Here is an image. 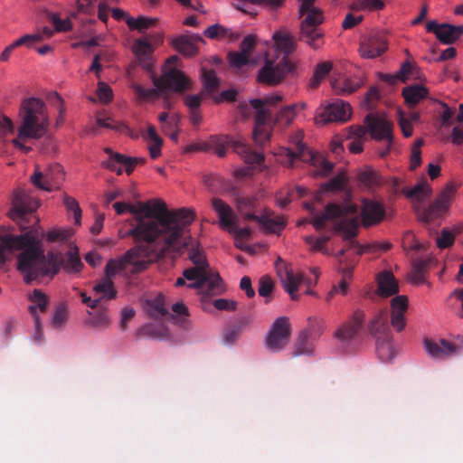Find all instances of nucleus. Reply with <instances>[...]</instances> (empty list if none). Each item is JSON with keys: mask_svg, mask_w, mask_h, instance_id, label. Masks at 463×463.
<instances>
[{"mask_svg": "<svg viewBox=\"0 0 463 463\" xmlns=\"http://www.w3.org/2000/svg\"><path fill=\"white\" fill-rule=\"evenodd\" d=\"M39 205V201L24 190L15 189L8 216L24 232L20 235L0 234V269L5 266L13 251L22 250L17 256V269L26 284L44 277L52 278L59 270L57 256L51 251L44 254L38 229L34 225L27 229L24 225L26 216L35 212Z\"/></svg>", "mask_w": 463, "mask_h": 463, "instance_id": "obj_1", "label": "nucleus"}, {"mask_svg": "<svg viewBox=\"0 0 463 463\" xmlns=\"http://www.w3.org/2000/svg\"><path fill=\"white\" fill-rule=\"evenodd\" d=\"M113 208L118 214L128 211L135 215L137 224L126 235L131 236L136 242L175 245L185 227L195 217L194 212L190 209L169 210L166 203L160 199L140 202L137 206L117 202Z\"/></svg>", "mask_w": 463, "mask_h": 463, "instance_id": "obj_2", "label": "nucleus"}, {"mask_svg": "<svg viewBox=\"0 0 463 463\" xmlns=\"http://www.w3.org/2000/svg\"><path fill=\"white\" fill-rule=\"evenodd\" d=\"M350 196V192H345L344 203H327L324 212L317 214L309 222L313 224L317 231H320L325 228L327 221L337 220L334 231L340 233L345 242L344 249L346 251L354 250L357 255H362L373 246L370 244L362 245L355 240L359 228L358 207L351 202Z\"/></svg>", "mask_w": 463, "mask_h": 463, "instance_id": "obj_3", "label": "nucleus"}, {"mask_svg": "<svg viewBox=\"0 0 463 463\" xmlns=\"http://www.w3.org/2000/svg\"><path fill=\"white\" fill-rule=\"evenodd\" d=\"M137 245L128 250L118 260H109L105 267V275L113 277L125 270L128 265H132L131 272L139 273L145 270L150 264L157 261L165 256V251L173 245H164L157 242H137Z\"/></svg>", "mask_w": 463, "mask_h": 463, "instance_id": "obj_4", "label": "nucleus"}, {"mask_svg": "<svg viewBox=\"0 0 463 463\" xmlns=\"http://www.w3.org/2000/svg\"><path fill=\"white\" fill-rule=\"evenodd\" d=\"M179 58L176 55L169 57L162 70L160 77L153 76L152 81L155 89H146L140 84L133 82L130 88L138 99L149 100L163 96L166 91L183 93L190 89V80L176 68Z\"/></svg>", "mask_w": 463, "mask_h": 463, "instance_id": "obj_5", "label": "nucleus"}, {"mask_svg": "<svg viewBox=\"0 0 463 463\" xmlns=\"http://www.w3.org/2000/svg\"><path fill=\"white\" fill-rule=\"evenodd\" d=\"M302 132H298L290 139V143L293 147H280L279 149V152L276 155L278 156L279 162L284 165L293 167L294 162L296 160H300L310 163L317 168L314 173L315 175H320L323 177L329 175L334 169V163L311 151L305 144L302 143Z\"/></svg>", "mask_w": 463, "mask_h": 463, "instance_id": "obj_6", "label": "nucleus"}, {"mask_svg": "<svg viewBox=\"0 0 463 463\" xmlns=\"http://www.w3.org/2000/svg\"><path fill=\"white\" fill-rule=\"evenodd\" d=\"M45 109L44 102L37 98H28L22 102L23 120L19 127L20 138L38 139L46 133L49 119Z\"/></svg>", "mask_w": 463, "mask_h": 463, "instance_id": "obj_7", "label": "nucleus"}, {"mask_svg": "<svg viewBox=\"0 0 463 463\" xmlns=\"http://www.w3.org/2000/svg\"><path fill=\"white\" fill-rule=\"evenodd\" d=\"M282 99V95L277 93L250 101V107L256 111L255 128L252 133L256 144L263 146L269 140L271 133L268 124L272 121V108L280 103Z\"/></svg>", "mask_w": 463, "mask_h": 463, "instance_id": "obj_8", "label": "nucleus"}, {"mask_svg": "<svg viewBox=\"0 0 463 463\" xmlns=\"http://www.w3.org/2000/svg\"><path fill=\"white\" fill-rule=\"evenodd\" d=\"M183 276L186 280L191 281L187 285L188 288L200 289L203 302L222 292L221 277L211 269L194 266L184 269Z\"/></svg>", "mask_w": 463, "mask_h": 463, "instance_id": "obj_9", "label": "nucleus"}, {"mask_svg": "<svg viewBox=\"0 0 463 463\" xmlns=\"http://www.w3.org/2000/svg\"><path fill=\"white\" fill-rule=\"evenodd\" d=\"M237 210L245 221H253L259 223L269 232H278L286 226L283 217L272 218L269 212L262 214L258 213V200L255 197L242 196L236 199Z\"/></svg>", "mask_w": 463, "mask_h": 463, "instance_id": "obj_10", "label": "nucleus"}, {"mask_svg": "<svg viewBox=\"0 0 463 463\" xmlns=\"http://www.w3.org/2000/svg\"><path fill=\"white\" fill-rule=\"evenodd\" d=\"M295 70L296 64L289 58L268 54L258 71L257 80L260 83L276 86Z\"/></svg>", "mask_w": 463, "mask_h": 463, "instance_id": "obj_11", "label": "nucleus"}, {"mask_svg": "<svg viewBox=\"0 0 463 463\" xmlns=\"http://www.w3.org/2000/svg\"><path fill=\"white\" fill-rule=\"evenodd\" d=\"M456 192L457 187L453 184H448L429 206H415V213L419 220L425 223H430L442 217L449 210Z\"/></svg>", "mask_w": 463, "mask_h": 463, "instance_id": "obj_12", "label": "nucleus"}, {"mask_svg": "<svg viewBox=\"0 0 463 463\" xmlns=\"http://www.w3.org/2000/svg\"><path fill=\"white\" fill-rule=\"evenodd\" d=\"M456 192L457 187L453 184H448L429 206H415V213L419 220L425 223H430L442 217L449 210Z\"/></svg>", "mask_w": 463, "mask_h": 463, "instance_id": "obj_13", "label": "nucleus"}, {"mask_svg": "<svg viewBox=\"0 0 463 463\" xmlns=\"http://www.w3.org/2000/svg\"><path fill=\"white\" fill-rule=\"evenodd\" d=\"M212 206L218 213L220 226L223 230H227L229 232L233 233L236 240L246 239L250 236L251 229L250 227L239 228L235 224L234 219L236 217L233 214V211L224 201L220 198H213L212 200Z\"/></svg>", "mask_w": 463, "mask_h": 463, "instance_id": "obj_14", "label": "nucleus"}, {"mask_svg": "<svg viewBox=\"0 0 463 463\" xmlns=\"http://www.w3.org/2000/svg\"><path fill=\"white\" fill-rule=\"evenodd\" d=\"M388 50V40L383 31H371L363 35L359 43V54L364 59H375Z\"/></svg>", "mask_w": 463, "mask_h": 463, "instance_id": "obj_15", "label": "nucleus"}, {"mask_svg": "<svg viewBox=\"0 0 463 463\" xmlns=\"http://www.w3.org/2000/svg\"><path fill=\"white\" fill-rule=\"evenodd\" d=\"M291 335V326L286 317H278L269 330L265 344L272 352L283 350L288 344Z\"/></svg>", "mask_w": 463, "mask_h": 463, "instance_id": "obj_16", "label": "nucleus"}, {"mask_svg": "<svg viewBox=\"0 0 463 463\" xmlns=\"http://www.w3.org/2000/svg\"><path fill=\"white\" fill-rule=\"evenodd\" d=\"M351 117L349 103L336 99L326 106H321L316 115L317 124L326 125L330 122H345Z\"/></svg>", "mask_w": 463, "mask_h": 463, "instance_id": "obj_17", "label": "nucleus"}, {"mask_svg": "<svg viewBox=\"0 0 463 463\" xmlns=\"http://www.w3.org/2000/svg\"><path fill=\"white\" fill-rule=\"evenodd\" d=\"M365 124L373 138L388 141L387 146L379 151L381 157L386 156L391 150L392 141V124L383 118L375 117L372 114L366 116Z\"/></svg>", "mask_w": 463, "mask_h": 463, "instance_id": "obj_18", "label": "nucleus"}, {"mask_svg": "<svg viewBox=\"0 0 463 463\" xmlns=\"http://www.w3.org/2000/svg\"><path fill=\"white\" fill-rule=\"evenodd\" d=\"M63 180V169L59 164L50 165L44 172L35 171L32 175V183L44 191L58 188Z\"/></svg>", "mask_w": 463, "mask_h": 463, "instance_id": "obj_19", "label": "nucleus"}, {"mask_svg": "<svg viewBox=\"0 0 463 463\" xmlns=\"http://www.w3.org/2000/svg\"><path fill=\"white\" fill-rule=\"evenodd\" d=\"M191 223L187 227H185V229L184 230V233L176 241L175 244L166 249L165 253L171 249L179 251L182 248H184L187 250L188 257L195 267H201L204 269H210L206 258L203 253L202 250L199 248V243L196 241H194L192 237H185L184 239L183 244L181 245L180 243V240L184 237Z\"/></svg>", "mask_w": 463, "mask_h": 463, "instance_id": "obj_20", "label": "nucleus"}, {"mask_svg": "<svg viewBox=\"0 0 463 463\" xmlns=\"http://www.w3.org/2000/svg\"><path fill=\"white\" fill-rule=\"evenodd\" d=\"M276 269L285 290L290 295L292 300H297L298 298L297 291L303 281V276L294 274L291 268L279 257L276 262Z\"/></svg>", "mask_w": 463, "mask_h": 463, "instance_id": "obj_21", "label": "nucleus"}, {"mask_svg": "<svg viewBox=\"0 0 463 463\" xmlns=\"http://www.w3.org/2000/svg\"><path fill=\"white\" fill-rule=\"evenodd\" d=\"M361 218V223L364 227L377 225L385 218L384 206L374 200L364 199L362 202V209L358 217Z\"/></svg>", "mask_w": 463, "mask_h": 463, "instance_id": "obj_22", "label": "nucleus"}, {"mask_svg": "<svg viewBox=\"0 0 463 463\" xmlns=\"http://www.w3.org/2000/svg\"><path fill=\"white\" fill-rule=\"evenodd\" d=\"M105 152L109 156L107 166L117 173L121 175L123 167L128 175L132 174L134 168L137 164H143L145 159L142 157L127 156L119 153H114L110 148H106Z\"/></svg>", "mask_w": 463, "mask_h": 463, "instance_id": "obj_23", "label": "nucleus"}, {"mask_svg": "<svg viewBox=\"0 0 463 463\" xmlns=\"http://www.w3.org/2000/svg\"><path fill=\"white\" fill-rule=\"evenodd\" d=\"M426 30L429 33H433L442 43L451 44L463 33V26H454L449 24H439L436 21H430L426 24Z\"/></svg>", "mask_w": 463, "mask_h": 463, "instance_id": "obj_24", "label": "nucleus"}, {"mask_svg": "<svg viewBox=\"0 0 463 463\" xmlns=\"http://www.w3.org/2000/svg\"><path fill=\"white\" fill-rule=\"evenodd\" d=\"M408 309V298L404 295H398L391 300V324L392 327L401 332L406 326L405 313Z\"/></svg>", "mask_w": 463, "mask_h": 463, "instance_id": "obj_25", "label": "nucleus"}, {"mask_svg": "<svg viewBox=\"0 0 463 463\" xmlns=\"http://www.w3.org/2000/svg\"><path fill=\"white\" fill-rule=\"evenodd\" d=\"M425 348L431 357L438 359L446 358L463 352L461 346L454 345L445 339H440L439 342L426 340Z\"/></svg>", "mask_w": 463, "mask_h": 463, "instance_id": "obj_26", "label": "nucleus"}, {"mask_svg": "<svg viewBox=\"0 0 463 463\" xmlns=\"http://www.w3.org/2000/svg\"><path fill=\"white\" fill-rule=\"evenodd\" d=\"M364 321V313L362 310H356L352 318L335 331V338L341 342L352 340L361 329Z\"/></svg>", "mask_w": 463, "mask_h": 463, "instance_id": "obj_27", "label": "nucleus"}, {"mask_svg": "<svg viewBox=\"0 0 463 463\" xmlns=\"http://www.w3.org/2000/svg\"><path fill=\"white\" fill-rule=\"evenodd\" d=\"M368 329L375 340L391 337L392 331L389 326V317L385 310L379 311L369 322Z\"/></svg>", "mask_w": 463, "mask_h": 463, "instance_id": "obj_28", "label": "nucleus"}, {"mask_svg": "<svg viewBox=\"0 0 463 463\" xmlns=\"http://www.w3.org/2000/svg\"><path fill=\"white\" fill-rule=\"evenodd\" d=\"M377 294L382 298H388L399 292V285L393 274L384 270L377 276Z\"/></svg>", "mask_w": 463, "mask_h": 463, "instance_id": "obj_29", "label": "nucleus"}, {"mask_svg": "<svg viewBox=\"0 0 463 463\" xmlns=\"http://www.w3.org/2000/svg\"><path fill=\"white\" fill-rule=\"evenodd\" d=\"M133 51L137 57L138 63L146 71L152 68L150 54L154 49L152 43L146 37L138 38L135 41Z\"/></svg>", "mask_w": 463, "mask_h": 463, "instance_id": "obj_30", "label": "nucleus"}, {"mask_svg": "<svg viewBox=\"0 0 463 463\" xmlns=\"http://www.w3.org/2000/svg\"><path fill=\"white\" fill-rule=\"evenodd\" d=\"M276 44V54L274 56L288 57L296 50L295 38L288 33L276 32L273 35Z\"/></svg>", "mask_w": 463, "mask_h": 463, "instance_id": "obj_31", "label": "nucleus"}, {"mask_svg": "<svg viewBox=\"0 0 463 463\" xmlns=\"http://www.w3.org/2000/svg\"><path fill=\"white\" fill-rule=\"evenodd\" d=\"M57 256L59 270L62 266L64 270L68 273H76L81 270L83 263L79 257L78 248L76 246H71L70 250L66 253V259L63 260L61 255L53 253Z\"/></svg>", "mask_w": 463, "mask_h": 463, "instance_id": "obj_32", "label": "nucleus"}, {"mask_svg": "<svg viewBox=\"0 0 463 463\" xmlns=\"http://www.w3.org/2000/svg\"><path fill=\"white\" fill-rule=\"evenodd\" d=\"M402 94L404 98L405 104L410 109H412L428 97L429 90L422 85L412 84L405 87Z\"/></svg>", "mask_w": 463, "mask_h": 463, "instance_id": "obj_33", "label": "nucleus"}, {"mask_svg": "<svg viewBox=\"0 0 463 463\" xmlns=\"http://www.w3.org/2000/svg\"><path fill=\"white\" fill-rule=\"evenodd\" d=\"M323 35L318 27L301 25L298 39L316 50L323 44Z\"/></svg>", "mask_w": 463, "mask_h": 463, "instance_id": "obj_34", "label": "nucleus"}, {"mask_svg": "<svg viewBox=\"0 0 463 463\" xmlns=\"http://www.w3.org/2000/svg\"><path fill=\"white\" fill-rule=\"evenodd\" d=\"M93 292L97 298H99V301L102 299L110 300L116 298L117 291L114 288L113 279H110L109 277H102L99 280H98L93 286Z\"/></svg>", "mask_w": 463, "mask_h": 463, "instance_id": "obj_35", "label": "nucleus"}, {"mask_svg": "<svg viewBox=\"0 0 463 463\" xmlns=\"http://www.w3.org/2000/svg\"><path fill=\"white\" fill-rule=\"evenodd\" d=\"M142 137L145 139L150 140L152 143L148 146L151 158L156 159L159 157L161 156L163 139L156 133V128L153 125H148L146 132H142Z\"/></svg>", "mask_w": 463, "mask_h": 463, "instance_id": "obj_36", "label": "nucleus"}, {"mask_svg": "<svg viewBox=\"0 0 463 463\" xmlns=\"http://www.w3.org/2000/svg\"><path fill=\"white\" fill-rule=\"evenodd\" d=\"M309 333L307 331H302L296 339L291 353L293 357L299 355H312L314 348L311 343L308 341Z\"/></svg>", "mask_w": 463, "mask_h": 463, "instance_id": "obj_37", "label": "nucleus"}, {"mask_svg": "<svg viewBox=\"0 0 463 463\" xmlns=\"http://www.w3.org/2000/svg\"><path fill=\"white\" fill-rule=\"evenodd\" d=\"M235 150L244 158L245 163L249 165H260L264 161V156L261 153L251 150V148L245 144L237 143L235 145Z\"/></svg>", "mask_w": 463, "mask_h": 463, "instance_id": "obj_38", "label": "nucleus"}, {"mask_svg": "<svg viewBox=\"0 0 463 463\" xmlns=\"http://www.w3.org/2000/svg\"><path fill=\"white\" fill-rule=\"evenodd\" d=\"M332 89L337 95H346L356 91L360 88L359 81L349 78L335 80L331 82Z\"/></svg>", "mask_w": 463, "mask_h": 463, "instance_id": "obj_39", "label": "nucleus"}, {"mask_svg": "<svg viewBox=\"0 0 463 463\" xmlns=\"http://www.w3.org/2000/svg\"><path fill=\"white\" fill-rule=\"evenodd\" d=\"M173 45L179 52L186 56H194L197 52L192 36L181 35L174 40Z\"/></svg>", "mask_w": 463, "mask_h": 463, "instance_id": "obj_40", "label": "nucleus"}, {"mask_svg": "<svg viewBox=\"0 0 463 463\" xmlns=\"http://www.w3.org/2000/svg\"><path fill=\"white\" fill-rule=\"evenodd\" d=\"M126 23L131 30H137L144 33L146 29L157 24L158 19L152 17L139 16L137 18L127 17Z\"/></svg>", "mask_w": 463, "mask_h": 463, "instance_id": "obj_41", "label": "nucleus"}, {"mask_svg": "<svg viewBox=\"0 0 463 463\" xmlns=\"http://www.w3.org/2000/svg\"><path fill=\"white\" fill-rule=\"evenodd\" d=\"M203 34L209 39H224L229 37L232 41L238 38V35H234L231 29L218 24L207 27L204 30Z\"/></svg>", "mask_w": 463, "mask_h": 463, "instance_id": "obj_42", "label": "nucleus"}, {"mask_svg": "<svg viewBox=\"0 0 463 463\" xmlns=\"http://www.w3.org/2000/svg\"><path fill=\"white\" fill-rule=\"evenodd\" d=\"M376 341V352L381 361L389 362L394 355V350L392 345V336L387 339H379Z\"/></svg>", "mask_w": 463, "mask_h": 463, "instance_id": "obj_43", "label": "nucleus"}, {"mask_svg": "<svg viewBox=\"0 0 463 463\" xmlns=\"http://www.w3.org/2000/svg\"><path fill=\"white\" fill-rule=\"evenodd\" d=\"M430 260H418L413 264L411 278L416 284H423L426 281V273L430 265Z\"/></svg>", "mask_w": 463, "mask_h": 463, "instance_id": "obj_44", "label": "nucleus"}, {"mask_svg": "<svg viewBox=\"0 0 463 463\" xmlns=\"http://www.w3.org/2000/svg\"><path fill=\"white\" fill-rule=\"evenodd\" d=\"M462 226H455L453 231H449V229H443L440 232V235L437 237L436 243L438 248L439 249H447L453 245L455 241V236L461 232Z\"/></svg>", "mask_w": 463, "mask_h": 463, "instance_id": "obj_45", "label": "nucleus"}, {"mask_svg": "<svg viewBox=\"0 0 463 463\" xmlns=\"http://www.w3.org/2000/svg\"><path fill=\"white\" fill-rule=\"evenodd\" d=\"M432 189L427 182L419 183L411 190L404 191L407 197L413 198L420 203L430 197Z\"/></svg>", "mask_w": 463, "mask_h": 463, "instance_id": "obj_46", "label": "nucleus"}, {"mask_svg": "<svg viewBox=\"0 0 463 463\" xmlns=\"http://www.w3.org/2000/svg\"><path fill=\"white\" fill-rule=\"evenodd\" d=\"M148 313L151 317L156 318L166 317L169 315L167 308L165 307V298L163 296H158L156 298L147 302Z\"/></svg>", "mask_w": 463, "mask_h": 463, "instance_id": "obj_47", "label": "nucleus"}, {"mask_svg": "<svg viewBox=\"0 0 463 463\" xmlns=\"http://www.w3.org/2000/svg\"><path fill=\"white\" fill-rule=\"evenodd\" d=\"M331 69L332 63L329 61L318 63L315 69L312 78L310 79V88L317 89L320 85L321 81L329 74Z\"/></svg>", "mask_w": 463, "mask_h": 463, "instance_id": "obj_48", "label": "nucleus"}, {"mask_svg": "<svg viewBox=\"0 0 463 463\" xmlns=\"http://www.w3.org/2000/svg\"><path fill=\"white\" fill-rule=\"evenodd\" d=\"M172 311L173 314L169 313L167 318L175 320L181 326H185L186 317H189L187 307L182 302H177L172 306Z\"/></svg>", "mask_w": 463, "mask_h": 463, "instance_id": "obj_49", "label": "nucleus"}, {"mask_svg": "<svg viewBox=\"0 0 463 463\" xmlns=\"http://www.w3.org/2000/svg\"><path fill=\"white\" fill-rule=\"evenodd\" d=\"M202 78L205 90L212 94L219 90V79L213 70L202 69Z\"/></svg>", "mask_w": 463, "mask_h": 463, "instance_id": "obj_50", "label": "nucleus"}, {"mask_svg": "<svg viewBox=\"0 0 463 463\" xmlns=\"http://www.w3.org/2000/svg\"><path fill=\"white\" fill-rule=\"evenodd\" d=\"M249 323L250 322L248 318L242 317L238 322V325L228 327L223 335V339L225 343L233 344L238 339V337L240 336V335L241 334L243 329L248 326Z\"/></svg>", "mask_w": 463, "mask_h": 463, "instance_id": "obj_51", "label": "nucleus"}, {"mask_svg": "<svg viewBox=\"0 0 463 463\" xmlns=\"http://www.w3.org/2000/svg\"><path fill=\"white\" fill-rule=\"evenodd\" d=\"M305 14L306 17L302 21L301 25L318 27L324 19L320 9L315 7L313 5L304 12L303 15Z\"/></svg>", "mask_w": 463, "mask_h": 463, "instance_id": "obj_52", "label": "nucleus"}, {"mask_svg": "<svg viewBox=\"0 0 463 463\" xmlns=\"http://www.w3.org/2000/svg\"><path fill=\"white\" fill-rule=\"evenodd\" d=\"M329 236H321L315 238L313 236H306L304 238L305 242L310 246V250L313 251H320L325 255H329V250L326 248V243L329 241Z\"/></svg>", "mask_w": 463, "mask_h": 463, "instance_id": "obj_53", "label": "nucleus"}, {"mask_svg": "<svg viewBox=\"0 0 463 463\" xmlns=\"http://www.w3.org/2000/svg\"><path fill=\"white\" fill-rule=\"evenodd\" d=\"M228 143L227 136L214 135L210 137L211 149H213L214 153L219 157H224L226 156Z\"/></svg>", "mask_w": 463, "mask_h": 463, "instance_id": "obj_54", "label": "nucleus"}, {"mask_svg": "<svg viewBox=\"0 0 463 463\" xmlns=\"http://www.w3.org/2000/svg\"><path fill=\"white\" fill-rule=\"evenodd\" d=\"M347 178L344 173L337 174L335 177L323 184V189L327 192H339L345 190Z\"/></svg>", "mask_w": 463, "mask_h": 463, "instance_id": "obj_55", "label": "nucleus"}, {"mask_svg": "<svg viewBox=\"0 0 463 463\" xmlns=\"http://www.w3.org/2000/svg\"><path fill=\"white\" fill-rule=\"evenodd\" d=\"M296 106L290 105L283 107L276 115L275 123L288 126L293 122L296 116Z\"/></svg>", "mask_w": 463, "mask_h": 463, "instance_id": "obj_56", "label": "nucleus"}, {"mask_svg": "<svg viewBox=\"0 0 463 463\" xmlns=\"http://www.w3.org/2000/svg\"><path fill=\"white\" fill-rule=\"evenodd\" d=\"M274 289V283L268 276H263L259 279L258 293L260 297L265 298V303L268 304L271 300V294Z\"/></svg>", "mask_w": 463, "mask_h": 463, "instance_id": "obj_57", "label": "nucleus"}, {"mask_svg": "<svg viewBox=\"0 0 463 463\" xmlns=\"http://www.w3.org/2000/svg\"><path fill=\"white\" fill-rule=\"evenodd\" d=\"M358 180L361 184L373 187L380 184V175L373 169H366L358 175Z\"/></svg>", "mask_w": 463, "mask_h": 463, "instance_id": "obj_58", "label": "nucleus"}, {"mask_svg": "<svg viewBox=\"0 0 463 463\" xmlns=\"http://www.w3.org/2000/svg\"><path fill=\"white\" fill-rule=\"evenodd\" d=\"M91 316L88 323L97 328H106L110 322L109 317L106 310H98L94 313H90Z\"/></svg>", "mask_w": 463, "mask_h": 463, "instance_id": "obj_59", "label": "nucleus"}, {"mask_svg": "<svg viewBox=\"0 0 463 463\" xmlns=\"http://www.w3.org/2000/svg\"><path fill=\"white\" fill-rule=\"evenodd\" d=\"M30 301L33 303L32 306L35 307V310L39 308L41 312L46 310L48 305L47 296L40 289H34L29 297Z\"/></svg>", "mask_w": 463, "mask_h": 463, "instance_id": "obj_60", "label": "nucleus"}, {"mask_svg": "<svg viewBox=\"0 0 463 463\" xmlns=\"http://www.w3.org/2000/svg\"><path fill=\"white\" fill-rule=\"evenodd\" d=\"M71 235L72 232L71 230L52 229L47 232L46 240L49 242L66 241Z\"/></svg>", "mask_w": 463, "mask_h": 463, "instance_id": "obj_61", "label": "nucleus"}, {"mask_svg": "<svg viewBox=\"0 0 463 463\" xmlns=\"http://www.w3.org/2000/svg\"><path fill=\"white\" fill-rule=\"evenodd\" d=\"M63 203L69 212H72L74 214L75 223L80 224L81 218V210L78 202L73 198L67 194L63 197Z\"/></svg>", "mask_w": 463, "mask_h": 463, "instance_id": "obj_62", "label": "nucleus"}, {"mask_svg": "<svg viewBox=\"0 0 463 463\" xmlns=\"http://www.w3.org/2000/svg\"><path fill=\"white\" fill-rule=\"evenodd\" d=\"M68 317V313L66 307L64 305H60L55 309L52 319V326L55 328L61 327L64 325Z\"/></svg>", "mask_w": 463, "mask_h": 463, "instance_id": "obj_63", "label": "nucleus"}, {"mask_svg": "<svg viewBox=\"0 0 463 463\" xmlns=\"http://www.w3.org/2000/svg\"><path fill=\"white\" fill-rule=\"evenodd\" d=\"M48 17L53 24L56 32H68L71 30V24L69 19H61L57 14H49Z\"/></svg>", "mask_w": 463, "mask_h": 463, "instance_id": "obj_64", "label": "nucleus"}]
</instances>
